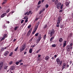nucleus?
<instances>
[{
  "label": "nucleus",
  "mask_w": 73,
  "mask_h": 73,
  "mask_svg": "<svg viewBox=\"0 0 73 73\" xmlns=\"http://www.w3.org/2000/svg\"><path fill=\"white\" fill-rule=\"evenodd\" d=\"M41 56V55L40 54H38V57L39 58L40 57V56Z\"/></svg>",
  "instance_id": "64"
},
{
  "label": "nucleus",
  "mask_w": 73,
  "mask_h": 73,
  "mask_svg": "<svg viewBox=\"0 0 73 73\" xmlns=\"http://www.w3.org/2000/svg\"><path fill=\"white\" fill-rule=\"evenodd\" d=\"M56 62H57V64L58 65H59H59L60 66V65H61L62 64V61H60V58H57L56 59Z\"/></svg>",
  "instance_id": "3"
},
{
  "label": "nucleus",
  "mask_w": 73,
  "mask_h": 73,
  "mask_svg": "<svg viewBox=\"0 0 73 73\" xmlns=\"http://www.w3.org/2000/svg\"><path fill=\"white\" fill-rule=\"evenodd\" d=\"M63 8V5H62L60 6L61 9H62Z\"/></svg>",
  "instance_id": "35"
},
{
  "label": "nucleus",
  "mask_w": 73,
  "mask_h": 73,
  "mask_svg": "<svg viewBox=\"0 0 73 73\" xmlns=\"http://www.w3.org/2000/svg\"><path fill=\"white\" fill-rule=\"evenodd\" d=\"M73 45V43H71L70 44V47H72Z\"/></svg>",
  "instance_id": "27"
},
{
  "label": "nucleus",
  "mask_w": 73,
  "mask_h": 73,
  "mask_svg": "<svg viewBox=\"0 0 73 73\" xmlns=\"http://www.w3.org/2000/svg\"><path fill=\"white\" fill-rule=\"evenodd\" d=\"M32 51H33V49H32V48H31L29 50V53H32Z\"/></svg>",
  "instance_id": "18"
},
{
  "label": "nucleus",
  "mask_w": 73,
  "mask_h": 73,
  "mask_svg": "<svg viewBox=\"0 0 73 73\" xmlns=\"http://www.w3.org/2000/svg\"><path fill=\"white\" fill-rule=\"evenodd\" d=\"M12 54H13V52H11V53L9 54V56H11L12 55Z\"/></svg>",
  "instance_id": "29"
},
{
  "label": "nucleus",
  "mask_w": 73,
  "mask_h": 73,
  "mask_svg": "<svg viewBox=\"0 0 73 73\" xmlns=\"http://www.w3.org/2000/svg\"><path fill=\"white\" fill-rule=\"evenodd\" d=\"M6 14L7 13H3L1 15V17L2 18L3 17H5V16H6Z\"/></svg>",
  "instance_id": "9"
},
{
  "label": "nucleus",
  "mask_w": 73,
  "mask_h": 73,
  "mask_svg": "<svg viewBox=\"0 0 73 73\" xmlns=\"http://www.w3.org/2000/svg\"><path fill=\"white\" fill-rule=\"evenodd\" d=\"M5 39V38L4 37H3L1 39V41H3V40H4Z\"/></svg>",
  "instance_id": "36"
},
{
  "label": "nucleus",
  "mask_w": 73,
  "mask_h": 73,
  "mask_svg": "<svg viewBox=\"0 0 73 73\" xmlns=\"http://www.w3.org/2000/svg\"><path fill=\"white\" fill-rule=\"evenodd\" d=\"M18 28H19V27L18 26L15 27L14 28V31H16V30H17Z\"/></svg>",
  "instance_id": "23"
},
{
  "label": "nucleus",
  "mask_w": 73,
  "mask_h": 73,
  "mask_svg": "<svg viewBox=\"0 0 73 73\" xmlns=\"http://www.w3.org/2000/svg\"><path fill=\"white\" fill-rule=\"evenodd\" d=\"M40 40L39 39H37L36 40V44H38V42H40Z\"/></svg>",
  "instance_id": "24"
},
{
  "label": "nucleus",
  "mask_w": 73,
  "mask_h": 73,
  "mask_svg": "<svg viewBox=\"0 0 73 73\" xmlns=\"http://www.w3.org/2000/svg\"><path fill=\"white\" fill-rule=\"evenodd\" d=\"M54 33V30L52 29V31H50V37H51Z\"/></svg>",
  "instance_id": "5"
},
{
  "label": "nucleus",
  "mask_w": 73,
  "mask_h": 73,
  "mask_svg": "<svg viewBox=\"0 0 73 73\" xmlns=\"http://www.w3.org/2000/svg\"><path fill=\"white\" fill-rule=\"evenodd\" d=\"M15 66H11L10 68V69L12 70H15Z\"/></svg>",
  "instance_id": "8"
},
{
  "label": "nucleus",
  "mask_w": 73,
  "mask_h": 73,
  "mask_svg": "<svg viewBox=\"0 0 73 73\" xmlns=\"http://www.w3.org/2000/svg\"><path fill=\"white\" fill-rule=\"evenodd\" d=\"M53 38H54V37H52L50 38V41H52L53 40Z\"/></svg>",
  "instance_id": "28"
},
{
  "label": "nucleus",
  "mask_w": 73,
  "mask_h": 73,
  "mask_svg": "<svg viewBox=\"0 0 73 73\" xmlns=\"http://www.w3.org/2000/svg\"><path fill=\"white\" fill-rule=\"evenodd\" d=\"M65 68V66H62V69L63 70V69H64Z\"/></svg>",
  "instance_id": "46"
},
{
  "label": "nucleus",
  "mask_w": 73,
  "mask_h": 73,
  "mask_svg": "<svg viewBox=\"0 0 73 73\" xmlns=\"http://www.w3.org/2000/svg\"><path fill=\"white\" fill-rule=\"evenodd\" d=\"M16 40V39H14V40H13V42H15Z\"/></svg>",
  "instance_id": "53"
},
{
  "label": "nucleus",
  "mask_w": 73,
  "mask_h": 73,
  "mask_svg": "<svg viewBox=\"0 0 73 73\" xmlns=\"http://www.w3.org/2000/svg\"><path fill=\"white\" fill-rule=\"evenodd\" d=\"M9 52L8 51H5L4 53V55L6 56H7Z\"/></svg>",
  "instance_id": "7"
},
{
  "label": "nucleus",
  "mask_w": 73,
  "mask_h": 73,
  "mask_svg": "<svg viewBox=\"0 0 73 73\" xmlns=\"http://www.w3.org/2000/svg\"><path fill=\"white\" fill-rule=\"evenodd\" d=\"M62 12V10H60L59 11V12Z\"/></svg>",
  "instance_id": "62"
},
{
  "label": "nucleus",
  "mask_w": 73,
  "mask_h": 73,
  "mask_svg": "<svg viewBox=\"0 0 73 73\" xmlns=\"http://www.w3.org/2000/svg\"><path fill=\"white\" fill-rule=\"evenodd\" d=\"M27 17L25 16L24 17L23 19H27Z\"/></svg>",
  "instance_id": "56"
},
{
  "label": "nucleus",
  "mask_w": 73,
  "mask_h": 73,
  "mask_svg": "<svg viewBox=\"0 0 73 73\" xmlns=\"http://www.w3.org/2000/svg\"><path fill=\"white\" fill-rule=\"evenodd\" d=\"M28 18H27L25 20V23H27L28 22Z\"/></svg>",
  "instance_id": "33"
},
{
  "label": "nucleus",
  "mask_w": 73,
  "mask_h": 73,
  "mask_svg": "<svg viewBox=\"0 0 73 73\" xmlns=\"http://www.w3.org/2000/svg\"><path fill=\"white\" fill-rule=\"evenodd\" d=\"M54 56L55 58H56V57H57V55H54Z\"/></svg>",
  "instance_id": "57"
},
{
  "label": "nucleus",
  "mask_w": 73,
  "mask_h": 73,
  "mask_svg": "<svg viewBox=\"0 0 73 73\" xmlns=\"http://www.w3.org/2000/svg\"><path fill=\"white\" fill-rule=\"evenodd\" d=\"M3 64V62H0V68H2V66Z\"/></svg>",
  "instance_id": "15"
},
{
  "label": "nucleus",
  "mask_w": 73,
  "mask_h": 73,
  "mask_svg": "<svg viewBox=\"0 0 73 73\" xmlns=\"http://www.w3.org/2000/svg\"><path fill=\"white\" fill-rule=\"evenodd\" d=\"M37 29L35 28L34 29V31H35L36 32V31H37Z\"/></svg>",
  "instance_id": "59"
},
{
  "label": "nucleus",
  "mask_w": 73,
  "mask_h": 73,
  "mask_svg": "<svg viewBox=\"0 0 73 73\" xmlns=\"http://www.w3.org/2000/svg\"><path fill=\"white\" fill-rule=\"evenodd\" d=\"M25 24V23H23L22 25V26H24Z\"/></svg>",
  "instance_id": "63"
},
{
  "label": "nucleus",
  "mask_w": 73,
  "mask_h": 73,
  "mask_svg": "<svg viewBox=\"0 0 73 73\" xmlns=\"http://www.w3.org/2000/svg\"><path fill=\"white\" fill-rule=\"evenodd\" d=\"M41 36H40L39 37V38L38 39V40H41Z\"/></svg>",
  "instance_id": "51"
},
{
  "label": "nucleus",
  "mask_w": 73,
  "mask_h": 73,
  "mask_svg": "<svg viewBox=\"0 0 73 73\" xmlns=\"http://www.w3.org/2000/svg\"><path fill=\"white\" fill-rule=\"evenodd\" d=\"M39 24H40V22H38L37 23V25L38 26Z\"/></svg>",
  "instance_id": "55"
},
{
  "label": "nucleus",
  "mask_w": 73,
  "mask_h": 73,
  "mask_svg": "<svg viewBox=\"0 0 73 73\" xmlns=\"http://www.w3.org/2000/svg\"><path fill=\"white\" fill-rule=\"evenodd\" d=\"M63 41V39L62 38H60L59 39V41L60 42H62Z\"/></svg>",
  "instance_id": "17"
},
{
  "label": "nucleus",
  "mask_w": 73,
  "mask_h": 73,
  "mask_svg": "<svg viewBox=\"0 0 73 73\" xmlns=\"http://www.w3.org/2000/svg\"><path fill=\"white\" fill-rule=\"evenodd\" d=\"M32 28H31L29 30L27 33V36H29L31 33V32H32Z\"/></svg>",
  "instance_id": "4"
},
{
  "label": "nucleus",
  "mask_w": 73,
  "mask_h": 73,
  "mask_svg": "<svg viewBox=\"0 0 73 73\" xmlns=\"http://www.w3.org/2000/svg\"><path fill=\"white\" fill-rule=\"evenodd\" d=\"M35 32H36V31H34L33 32H32V34H35Z\"/></svg>",
  "instance_id": "50"
},
{
  "label": "nucleus",
  "mask_w": 73,
  "mask_h": 73,
  "mask_svg": "<svg viewBox=\"0 0 73 73\" xmlns=\"http://www.w3.org/2000/svg\"><path fill=\"white\" fill-rule=\"evenodd\" d=\"M38 20V18H36L35 19V20H34V21H37Z\"/></svg>",
  "instance_id": "34"
},
{
  "label": "nucleus",
  "mask_w": 73,
  "mask_h": 73,
  "mask_svg": "<svg viewBox=\"0 0 73 73\" xmlns=\"http://www.w3.org/2000/svg\"><path fill=\"white\" fill-rule=\"evenodd\" d=\"M61 16L59 17L58 19L57 22L60 23V20H61Z\"/></svg>",
  "instance_id": "12"
},
{
  "label": "nucleus",
  "mask_w": 73,
  "mask_h": 73,
  "mask_svg": "<svg viewBox=\"0 0 73 73\" xmlns=\"http://www.w3.org/2000/svg\"><path fill=\"white\" fill-rule=\"evenodd\" d=\"M69 62L70 63V64H72V61H70Z\"/></svg>",
  "instance_id": "58"
},
{
  "label": "nucleus",
  "mask_w": 73,
  "mask_h": 73,
  "mask_svg": "<svg viewBox=\"0 0 73 73\" xmlns=\"http://www.w3.org/2000/svg\"><path fill=\"white\" fill-rule=\"evenodd\" d=\"M66 41H64V43L63 44V48H64L65 46H66Z\"/></svg>",
  "instance_id": "14"
},
{
  "label": "nucleus",
  "mask_w": 73,
  "mask_h": 73,
  "mask_svg": "<svg viewBox=\"0 0 73 73\" xmlns=\"http://www.w3.org/2000/svg\"><path fill=\"white\" fill-rule=\"evenodd\" d=\"M46 35H44V36L43 38H44V40H45V38H46Z\"/></svg>",
  "instance_id": "30"
},
{
  "label": "nucleus",
  "mask_w": 73,
  "mask_h": 73,
  "mask_svg": "<svg viewBox=\"0 0 73 73\" xmlns=\"http://www.w3.org/2000/svg\"><path fill=\"white\" fill-rule=\"evenodd\" d=\"M61 5V3H60V2H59L58 3V4L56 5V8L57 9H59V8L60 7V6Z\"/></svg>",
  "instance_id": "6"
},
{
  "label": "nucleus",
  "mask_w": 73,
  "mask_h": 73,
  "mask_svg": "<svg viewBox=\"0 0 73 73\" xmlns=\"http://www.w3.org/2000/svg\"><path fill=\"white\" fill-rule=\"evenodd\" d=\"M31 14H32V11H29L28 13L27 14V15H28L29 14L31 15Z\"/></svg>",
  "instance_id": "19"
},
{
  "label": "nucleus",
  "mask_w": 73,
  "mask_h": 73,
  "mask_svg": "<svg viewBox=\"0 0 73 73\" xmlns=\"http://www.w3.org/2000/svg\"><path fill=\"white\" fill-rule=\"evenodd\" d=\"M24 21V20H23L21 21V24H23V22Z\"/></svg>",
  "instance_id": "54"
},
{
  "label": "nucleus",
  "mask_w": 73,
  "mask_h": 73,
  "mask_svg": "<svg viewBox=\"0 0 73 73\" xmlns=\"http://www.w3.org/2000/svg\"><path fill=\"white\" fill-rule=\"evenodd\" d=\"M73 35L72 33H71L70 34L69 36H68V38H70V37H71Z\"/></svg>",
  "instance_id": "20"
},
{
  "label": "nucleus",
  "mask_w": 73,
  "mask_h": 73,
  "mask_svg": "<svg viewBox=\"0 0 73 73\" xmlns=\"http://www.w3.org/2000/svg\"><path fill=\"white\" fill-rule=\"evenodd\" d=\"M38 25H36L35 27V28H36V29H37V28H38Z\"/></svg>",
  "instance_id": "42"
},
{
  "label": "nucleus",
  "mask_w": 73,
  "mask_h": 73,
  "mask_svg": "<svg viewBox=\"0 0 73 73\" xmlns=\"http://www.w3.org/2000/svg\"><path fill=\"white\" fill-rule=\"evenodd\" d=\"M10 10V9H8L6 11L7 13H8L9 12V11Z\"/></svg>",
  "instance_id": "37"
},
{
  "label": "nucleus",
  "mask_w": 73,
  "mask_h": 73,
  "mask_svg": "<svg viewBox=\"0 0 73 73\" xmlns=\"http://www.w3.org/2000/svg\"><path fill=\"white\" fill-rule=\"evenodd\" d=\"M4 48H2L1 49V50L2 51H3V50H4Z\"/></svg>",
  "instance_id": "61"
},
{
  "label": "nucleus",
  "mask_w": 73,
  "mask_h": 73,
  "mask_svg": "<svg viewBox=\"0 0 73 73\" xmlns=\"http://www.w3.org/2000/svg\"><path fill=\"white\" fill-rule=\"evenodd\" d=\"M41 5H39L37 6V8H38L40 7Z\"/></svg>",
  "instance_id": "52"
},
{
  "label": "nucleus",
  "mask_w": 73,
  "mask_h": 73,
  "mask_svg": "<svg viewBox=\"0 0 73 73\" xmlns=\"http://www.w3.org/2000/svg\"><path fill=\"white\" fill-rule=\"evenodd\" d=\"M49 7V5H48L47 4L46 5H45V7H46V8H48V7Z\"/></svg>",
  "instance_id": "47"
},
{
  "label": "nucleus",
  "mask_w": 73,
  "mask_h": 73,
  "mask_svg": "<svg viewBox=\"0 0 73 73\" xmlns=\"http://www.w3.org/2000/svg\"><path fill=\"white\" fill-rule=\"evenodd\" d=\"M58 0H56L54 2V4L55 5H57L58 4Z\"/></svg>",
  "instance_id": "13"
},
{
  "label": "nucleus",
  "mask_w": 73,
  "mask_h": 73,
  "mask_svg": "<svg viewBox=\"0 0 73 73\" xmlns=\"http://www.w3.org/2000/svg\"><path fill=\"white\" fill-rule=\"evenodd\" d=\"M23 61V60L22 59L20 60L19 61V63L20 62H21Z\"/></svg>",
  "instance_id": "38"
},
{
  "label": "nucleus",
  "mask_w": 73,
  "mask_h": 73,
  "mask_svg": "<svg viewBox=\"0 0 73 73\" xmlns=\"http://www.w3.org/2000/svg\"><path fill=\"white\" fill-rule=\"evenodd\" d=\"M33 38V37H32V38H31L30 39V40H29V41H30V42H31V41H32V40Z\"/></svg>",
  "instance_id": "41"
},
{
  "label": "nucleus",
  "mask_w": 73,
  "mask_h": 73,
  "mask_svg": "<svg viewBox=\"0 0 73 73\" xmlns=\"http://www.w3.org/2000/svg\"><path fill=\"white\" fill-rule=\"evenodd\" d=\"M18 48H19V46H18L15 49L14 51H15V52H16Z\"/></svg>",
  "instance_id": "22"
},
{
  "label": "nucleus",
  "mask_w": 73,
  "mask_h": 73,
  "mask_svg": "<svg viewBox=\"0 0 73 73\" xmlns=\"http://www.w3.org/2000/svg\"><path fill=\"white\" fill-rule=\"evenodd\" d=\"M31 25H29V26L28 27V28L29 29H30V28H31Z\"/></svg>",
  "instance_id": "45"
},
{
  "label": "nucleus",
  "mask_w": 73,
  "mask_h": 73,
  "mask_svg": "<svg viewBox=\"0 0 73 73\" xmlns=\"http://www.w3.org/2000/svg\"><path fill=\"white\" fill-rule=\"evenodd\" d=\"M66 6L68 7H69V3L68 2H66L65 3Z\"/></svg>",
  "instance_id": "11"
},
{
  "label": "nucleus",
  "mask_w": 73,
  "mask_h": 73,
  "mask_svg": "<svg viewBox=\"0 0 73 73\" xmlns=\"http://www.w3.org/2000/svg\"><path fill=\"white\" fill-rule=\"evenodd\" d=\"M63 66H66V64L65 63H64L63 64Z\"/></svg>",
  "instance_id": "48"
},
{
  "label": "nucleus",
  "mask_w": 73,
  "mask_h": 73,
  "mask_svg": "<svg viewBox=\"0 0 73 73\" xmlns=\"http://www.w3.org/2000/svg\"><path fill=\"white\" fill-rule=\"evenodd\" d=\"M73 47L72 46L70 47V45L67 46L66 47V50L68 52H70V51H71Z\"/></svg>",
  "instance_id": "1"
},
{
  "label": "nucleus",
  "mask_w": 73,
  "mask_h": 73,
  "mask_svg": "<svg viewBox=\"0 0 73 73\" xmlns=\"http://www.w3.org/2000/svg\"><path fill=\"white\" fill-rule=\"evenodd\" d=\"M39 33H37L35 35V36H38V35Z\"/></svg>",
  "instance_id": "40"
},
{
  "label": "nucleus",
  "mask_w": 73,
  "mask_h": 73,
  "mask_svg": "<svg viewBox=\"0 0 73 73\" xmlns=\"http://www.w3.org/2000/svg\"><path fill=\"white\" fill-rule=\"evenodd\" d=\"M19 62H17L15 63V64L16 65H19Z\"/></svg>",
  "instance_id": "31"
},
{
  "label": "nucleus",
  "mask_w": 73,
  "mask_h": 73,
  "mask_svg": "<svg viewBox=\"0 0 73 73\" xmlns=\"http://www.w3.org/2000/svg\"><path fill=\"white\" fill-rule=\"evenodd\" d=\"M40 4H41V1H38V5H40Z\"/></svg>",
  "instance_id": "39"
},
{
  "label": "nucleus",
  "mask_w": 73,
  "mask_h": 73,
  "mask_svg": "<svg viewBox=\"0 0 73 73\" xmlns=\"http://www.w3.org/2000/svg\"><path fill=\"white\" fill-rule=\"evenodd\" d=\"M13 61H11L9 63V65H11V64H12L13 63Z\"/></svg>",
  "instance_id": "26"
},
{
  "label": "nucleus",
  "mask_w": 73,
  "mask_h": 73,
  "mask_svg": "<svg viewBox=\"0 0 73 73\" xmlns=\"http://www.w3.org/2000/svg\"><path fill=\"white\" fill-rule=\"evenodd\" d=\"M25 48H26V47H25V45H22L21 47L20 48L19 50L21 52L24 50L25 49Z\"/></svg>",
  "instance_id": "2"
},
{
  "label": "nucleus",
  "mask_w": 73,
  "mask_h": 73,
  "mask_svg": "<svg viewBox=\"0 0 73 73\" xmlns=\"http://www.w3.org/2000/svg\"><path fill=\"white\" fill-rule=\"evenodd\" d=\"M7 67H8L7 66H5V67H4V69H7Z\"/></svg>",
  "instance_id": "43"
},
{
  "label": "nucleus",
  "mask_w": 73,
  "mask_h": 73,
  "mask_svg": "<svg viewBox=\"0 0 73 73\" xmlns=\"http://www.w3.org/2000/svg\"><path fill=\"white\" fill-rule=\"evenodd\" d=\"M52 47H54V48H55V47H56V44H52Z\"/></svg>",
  "instance_id": "25"
},
{
  "label": "nucleus",
  "mask_w": 73,
  "mask_h": 73,
  "mask_svg": "<svg viewBox=\"0 0 73 73\" xmlns=\"http://www.w3.org/2000/svg\"><path fill=\"white\" fill-rule=\"evenodd\" d=\"M23 65V63H20V65Z\"/></svg>",
  "instance_id": "60"
},
{
  "label": "nucleus",
  "mask_w": 73,
  "mask_h": 73,
  "mask_svg": "<svg viewBox=\"0 0 73 73\" xmlns=\"http://www.w3.org/2000/svg\"><path fill=\"white\" fill-rule=\"evenodd\" d=\"M46 27H47V25L46 24L43 27V29H45V28H46Z\"/></svg>",
  "instance_id": "21"
},
{
  "label": "nucleus",
  "mask_w": 73,
  "mask_h": 73,
  "mask_svg": "<svg viewBox=\"0 0 73 73\" xmlns=\"http://www.w3.org/2000/svg\"><path fill=\"white\" fill-rule=\"evenodd\" d=\"M40 50H41V49H40L38 50L36 52V53H38V52H39L40 51Z\"/></svg>",
  "instance_id": "32"
},
{
  "label": "nucleus",
  "mask_w": 73,
  "mask_h": 73,
  "mask_svg": "<svg viewBox=\"0 0 73 73\" xmlns=\"http://www.w3.org/2000/svg\"><path fill=\"white\" fill-rule=\"evenodd\" d=\"M60 28H63V25H61L60 26Z\"/></svg>",
  "instance_id": "49"
},
{
  "label": "nucleus",
  "mask_w": 73,
  "mask_h": 73,
  "mask_svg": "<svg viewBox=\"0 0 73 73\" xmlns=\"http://www.w3.org/2000/svg\"><path fill=\"white\" fill-rule=\"evenodd\" d=\"M4 37L5 38L7 37V35L6 34H4Z\"/></svg>",
  "instance_id": "44"
},
{
  "label": "nucleus",
  "mask_w": 73,
  "mask_h": 73,
  "mask_svg": "<svg viewBox=\"0 0 73 73\" xmlns=\"http://www.w3.org/2000/svg\"><path fill=\"white\" fill-rule=\"evenodd\" d=\"M45 60L46 61H48L49 59V57L48 56H46L45 58Z\"/></svg>",
  "instance_id": "10"
},
{
  "label": "nucleus",
  "mask_w": 73,
  "mask_h": 73,
  "mask_svg": "<svg viewBox=\"0 0 73 73\" xmlns=\"http://www.w3.org/2000/svg\"><path fill=\"white\" fill-rule=\"evenodd\" d=\"M60 22H57V25H56V27H57L58 28V27H60V25H59L60 24Z\"/></svg>",
  "instance_id": "16"
}]
</instances>
